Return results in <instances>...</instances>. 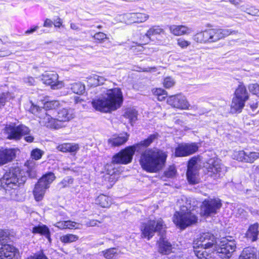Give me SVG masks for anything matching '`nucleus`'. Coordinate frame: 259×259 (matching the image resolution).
<instances>
[{"label": "nucleus", "mask_w": 259, "mask_h": 259, "mask_svg": "<svg viewBox=\"0 0 259 259\" xmlns=\"http://www.w3.org/2000/svg\"><path fill=\"white\" fill-rule=\"evenodd\" d=\"M217 243L213 235L209 233H203L194 241V253L198 258L207 259L217 248Z\"/></svg>", "instance_id": "obj_4"}, {"label": "nucleus", "mask_w": 259, "mask_h": 259, "mask_svg": "<svg viewBox=\"0 0 259 259\" xmlns=\"http://www.w3.org/2000/svg\"><path fill=\"white\" fill-rule=\"evenodd\" d=\"M164 33V30L161 28L159 26H154L148 29L145 35L143 36V37L146 36L148 40L145 42L141 41L138 45H145L149 41L150 37L152 35L157 34H163Z\"/></svg>", "instance_id": "obj_24"}, {"label": "nucleus", "mask_w": 259, "mask_h": 259, "mask_svg": "<svg viewBox=\"0 0 259 259\" xmlns=\"http://www.w3.org/2000/svg\"><path fill=\"white\" fill-rule=\"evenodd\" d=\"M93 38L98 42L100 43L107 39V35L102 32H99L95 33L93 36Z\"/></svg>", "instance_id": "obj_48"}, {"label": "nucleus", "mask_w": 259, "mask_h": 259, "mask_svg": "<svg viewBox=\"0 0 259 259\" xmlns=\"http://www.w3.org/2000/svg\"><path fill=\"white\" fill-rule=\"evenodd\" d=\"M123 97L120 88L108 90L106 93L93 100L92 104L96 110L110 113L119 108L122 105Z\"/></svg>", "instance_id": "obj_1"}, {"label": "nucleus", "mask_w": 259, "mask_h": 259, "mask_svg": "<svg viewBox=\"0 0 259 259\" xmlns=\"http://www.w3.org/2000/svg\"><path fill=\"white\" fill-rule=\"evenodd\" d=\"M259 158V153L255 152H246V162L252 163Z\"/></svg>", "instance_id": "obj_43"}, {"label": "nucleus", "mask_w": 259, "mask_h": 259, "mask_svg": "<svg viewBox=\"0 0 259 259\" xmlns=\"http://www.w3.org/2000/svg\"><path fill=\"white\" fill-rule=\"evenodd\" d=\"M66 229H80V224L71 221H65Z\"/></svg>", "instance_id": "obj_52"}, {"label": "nucleus", "mask_w": 259, "mask_h": 259, "mask_svg": "<svg viewBox=\"0 0 259 259\" xmlns=\"http://www.w3.org/2000/svg\"><path fill=\"white\" fill-rule=\"evenodd\" d=\"M31 112L39 118L38 122L42 126L54 129H59L62 127L60 123H58L56 118L52 117L42 108L32 104L30 109Z\"/></svg>", "instance_id": "obj_6"}, {"label": "nucleus", "mask_w": 259, "mask_h": 259, "mask_svg": "<svg viewBox=\"0 0 259 259\" xmlns=\"http://www.w3.org/2000/svg\"><path fill=\"white\" fill-rule=\"evenodd\" d=\"M45 152L38 148L33 149L30 153V157L32 159L38 160L44 155Z\"/></svg>", "instance_id": "obj_40"}, {"label": "nucleus", "mask_w": 259, "mask_h": 259, "mask_svg": "<svg viewBox=\"0 0 259 259\" xmlns=\"http://www.w3.org/2000/svg\"><path fill=\"white\" fill-rule=\"evenodd\" d=\"M138 112L134 109H127L124 112V116L129 119L130 122L132 124L137 120Z\"/></svg>", "instance_id": "obj_32"}, {"label": "nucleus", "mask_w": 259, "mask_h": 259, "mask_svg": "<svg viewBox=\"0 0 259 259\" xmlns=\"http://www.w3.org/2000/svg\"><path fill=\"white\" fill-rule=\"evenodd\" d=\"M248 99V94L245 87L240 84L235 92V97L233 98L231 107L233 113L240 112L244 106L246 101Z\"/></svg>", "instance_id": "obj_8"}, {"label": "nucleus", "mask_w": 259, "mask_h": 259, "mask_svg": "<svg viewBox=\"0 0 259 259\" xmlns=\"http://www.w3.org/2000/svg\"><path fill=\"white\" fill-rule=\"evenodd\" d=\"M222 206L221 200L219 198H209L205 199L201 206V214L206 217L216 214Z\"/></svg>", "instance_id": "obj_11"}, {"label": "nucleus", "mask_w": 259, "mask_h": 259, "mask_svg": "<svg viewBox=\"0 0 259 259\" xmlns=\"http://www.w3.org/2000/svg\"><path fill=\"white\" fill-rule=\"evenodd\" d=\"M118 178V174L113 171L112 174L108 173L105 175V179H107L110 185H113Z\"/></svg>", "instance_id": "obj_45"}, {"label": "nucleus", "mask_w": 259, "mask_h": 259, "mask_svg": "<svg viewBox=\"0 0 259 259\" xmlns=\"http://www.w3.org/2000/svg\"><path fill=\"white\" fill-rule=\"evenodd\" d=\"M79 237L78 236L72 234H68L62 236L60 240L64 243H70L77 241Z\"/></svg>", "instance_id": "obj_36"}, {"label": "nucleus", "mask_w": 259, "mask_h": 259, "mask_svg": "<svg viewBox=\"0 0 259 259\" xmlns=\"http://www.w3.org/2000/svg\"><path fill=\"white\" fill-rule=\"evenodd\" d=\"M258 224L255 223L249 227L246 233V237L251 241H254L257 239L258 234Z\"/></svg>", "instance_id": "obj_27"}, {"label": "nucleus", "mask_w": 259, "mask_h": 259, "mask_svg": "<svg viewBox=\"0 0 259 259\" xmlns=\"http://www.w3.org/2000/svg\"><path fill=\"white\" fill-rule=\"evenodd\" d=\"M191 42L190 41L185 40L184 39H179V46L182 48H186L188 46H190Z\"/></svg>", "instance_id": "obj_58"}, {"label": "nucleus", "mask_w": 259, "mask_h": 259, "mask_svg": "<svg viewBox=\"0 0 259 259\" xmlns=\"http://www.w3.org/2000/svg\"><path fill=\"white\" fill-rule=\"evenodd\" d=\"M5 132L8 135V139L18 140L21 136L28 134L30 130L25 125H20L16 126L14 124L12 123L6 125Z\"/></svg>", "instance_id": "obj_13"}, {"label": "nucleus", "mask_w": 259, "mask_h": 259, "mask_svg": "<svg viewBox=\"0 0 259 259\" xmlns=\"http://www.w3.org/2000/svg\"><path fill=\"white\" fill-rule=\"evenodd\" d=\"M156 138V135L155 134H152L150 135L146 139H145L133 146H135L136 150L137 151H139L142 147L146 148L149 146Z\"/></svg>", "instance_id": "obj_28"}, {"label": "nucleus", "mask_w": 259, "mask_h": 259, "mask_svg": "<svg viewBox=\"0 0 259 259\" xmlns=\"http://www.w3.org/2000/svg\"><path fill=\"white\" fill-rule=\"evenodd\" d=\"M236 244L232 237L224 238L217 243V248L214 251H217L219 256L223 259L230 258L232 253L235 250Z\"/></svg>", "instance_id": "obj_9"}, {"label": "nucleus", "mask_w": 259, "mask_h": 259, "mask_svg": "<svg viewBox=\"0 0 259 259\" xmlns=\"http://www.w3.org/2000/svg\"><path fill=\"white\" fill-rule=\"evenodd\" d=\"M199 146L196 143L179 144V157L188 156L196 152Z\"/></svg>", "instance_id": "obj_19"}, {"label": "nucleus", "mask_w": 259, "mask_h": 259, "mask_svg": "<svg viewBox=\"0 0 259 259\" xmlns=\"http://www.w3.org/2000/svg\"><path fill=\"white\" fill-rule=\"evenodd\" d=\"M136 151L137 150L133 145L127 147L113 157L112 162L117 164H128L131 162Z\"/></svg>", "instance_id": "obj_12"}, {"label": "nucleus", "mask_w": 259, "mask_h": 259, "mask_svg": "<svg viewBox=\"0 0 259 259\" xmlns=\"http://www.w3.org/2000/svg\"><path fill=\"white\" fill-rule=\"evenodd\" d=\"M190 106L186 97L179 94V109H188Z\"/></svg>", "instance_id": "obj_42"}, {"label": "nucleus", "mask_w": 259, "mask_h": 259, "mask_svg": "<svg viewBox=\"0 0 259 259\" xmlns=\"http://www.w3.org/2000/svg\"><path fill=\"white\" fill-rule=\"evenodd\" d=\"M250 92L254 95L259 96V85L257 83L250 84L248 86Z\"/></svg>", "instance_id": "obj_53"}, {"label": "nucleus", "mask_w": 259, "mask_h": 259, "mask_svg": "<svg viewBox=\"0 0 259 259\" xmlns=\"http://www.w3.org/2000/svg\"><path fill=\"white\" fill-rule=\"evenodd\" d=\"M175 82L170 77H166L163 81V84L165 88H169L174 85Z\"/></svg>", "instance_id": "obj_55"}, {"label": "nucleus", "mask_w": 259, "mask_h": 259, "mask_svg": "<svg viewBox=\"0 0 259 259\" xmlns=\"http://www.w3.org/2000/svg\"><path fill=\"white\" fill-rule=\"evenodd\" d=\"M123 21L127 24L135 23H140L146 21L149 18L148 14L141 13L124 14L119 16Z\"/></svg>", "instance_id": "obj_16"}, {"label": "nucleus", "mask_w": 259, "mask_h": 259, "mask_svg": "<svg viewBox=\"0 0 259 259\" xmlns=\"http://www.w3.org/2000/svg\"><path fill=\"white\" fill-rule=\"evenodd\" d=\"M62 20L60 18H58L54 21V25L55 27H60L62 25Z\"/></svg>", "instance_id": "obj_64"}, {"label": "nucleus", "mask_w": 259, "mask_h": 259, "mask_svg": "<svg viewBox=\"0 0 259 259\" xmlns=\"http://www.w3.org/2000/svg\"><path fill=\"white\" fill-rule=\"evenodd\" d=\"M44 84L50 85L53 89H59L63 87L62 81L58 80V75L54 71H48L45 72L41 78Z\"/></svg>", "instance_id": "obj_14"}, {"label": "nucleus", "mask_w": 259, "mask_h": 259, "mask_svg": "<svg viewBox=\"0 0 259 259\" xmlns=\"http://www.w3.org/2000/svg\"><path fill=\"white\" fill-rule=\"evenodd\" d=\"M207 175L213 180L222 178L227 171L226 167L221 163L219 159H210L206 166Z\"/></svg>", "instance_id": "obj_10"}, {"label": "nucleus", "mask_w": 259, "mask_h": 259, "mask_svg": "<svg viewBox=\"0 0 259 259\" xmlns=\"http://www.w3.org/2000/svg\"><path fill=\"white\" fill-rule=\"evenodd\" d=\"M170 30L175 35H178V28L176 25H173L170 27Z\"/></svg>", "instance_id": "obj_63"}, {"label": "nucleus", "mask_w": 259, "mask_h": 259, "mask_svg": "<svg viewBox=\"0 0 259 259\" xmlns=\"http://www.w3.org/2000/svg\"><path fill=\"white\" fill-rule=\"evenodd\" d=\"M15 149H5L0 150V165L11 161L16 156Z\"/></svg>", "instance_id": "obj_22"}, {"label": "nucleus", "mask_w": 259, "mask_h": 259, "mask_svg": "<svg viewBox=\"0 0 259 259\" xmlns=\"http://www.w3.org/2000/svg\"><path fill=\"white\" fill-rule=\"evenodd\" d=\"M26 259H48L42 251H40L30 256Z\"/></svg>", "instance_id": "obj_54"}, {"label": "nucleus", "mask_w": 259, "mask_h": 259, "mask_svg": "<svg viewBox=\"0 0 259 259\" xmlns=\"http://www.w3.org/2000/svg\"><path fill=\"white\" fill-rule=\"evenodd\" d=\"M95 201L96 204L104 208L109 207L112 203L111 198L104 194L100 195Z\"/></svg>", "instance_id": "obj_29"}, {"label": "nucleus", "mask_w": 259, "mask_h": 259, "mask_svg": "<svg viewBox=\"0 0 259 259\" xmlns=\"http://www.w3.org/2000/svg\"><path fill=\"white\" fill-rule=\"evenodd\" d=\"M100 222L97 220H90L86 223V225L88 227H93L96 226L98 225V223Z\"/></svg>", "instance_id": "obj_61"}, {"label": "nucleus", "mask_w": 259, "mask_h": 259, "mask_svg": "<svg viewBox=\"0 0 259 259\" xmlns=\"http://www.w3.org/2000/svg\"><path fill=\"white\" fill-rule=\"evenodd\" d=\"M24 171L19 167H15L7 172L1 181V184L4 187L19 186L23 184L26 180Z\"/></svg>", "instance_id": "obj_5"}, {"label": "nucleus", "mask_w": 259, "mask_h": 259, "mask_svg": "<svg viewBox=\"0 0 259 259\" xmlns=\"http://www.w3.org/2000/svg\"><path fill=\"white\" fill-rule=\"evenodd\" d=\"M18 250L9 244H4L0 248V259H17Z\"/></svg>", "instance_id": "obj_18"}, {"label": "nucleus", "mask_w": 259, "mask_h": 259, "mask_svg": "<svg viewBox=\"0 0 259 259\" xmlns=\"http://www.w3.org/2000/svg\"><path fill=\"white\" fill-rule=\"evenodd\" d=\"M176 169L173 166H170L168 169L165 171V175L166 177L170 178L175 175L176 173Z\"/></svg>", "instance_id": "obj_56"}, {"label": "nucleus", "mask_w": 259, "mask_h": 259, "mask_svg": "<svg viewBox=\"0 0 259 259\" xmlns=\"http://www.w3.org/2000/svg\"><path fill=\"white\" fill-rule=\"evenodd\" d=\"M23 81L27 85H34L36 83L35 79L31 76H27L23 78Z\"/></svg>", "instance_id": "obj_57"}, {"label": "nucleus", "mask_w": 259, "mask_h": 259, "mask_svg": "<svg viewBox=\"0 0 259 259\" xmlns=\"http://www.w3.org/2000/svg\"><path fill=\"white\" fill-rule=\"evenodd\" d=\"M120 252V251L117 248H110L100 252L99 254L106 259H114L119 255Z\"/></svg>", "instance_id": "obj_26"}, {"label": "nucleus", "mask_w": 259, "mask_h": 259, "mask_svg": "<svg viewBox=\"0 0 259 259\" xmlns=\"http://www.w3.org/2000/svg\"><path fill=\"white\" fill-rule=\"evenodd\" d=\"M11 98L9 93H3L0 94V108L3 107L6 102Z\"/></svg>", "instance_id": "obj_46"}, {"label": "nucleus", "mask_w": 259, "mask_h": 259, "mask_svg": "<svg viewBox=\"0 0 259 259\" xmlns=\"http://www.w3.org/2000/svg\"><path fill=\"white\" fill-rule=\"evenodd\" d=\"M25 166H26L28 168L27 172L29 173V175L30 177L32 178H34L35 177V172L34 170L35 169L36 167V163L34 160V159H31L27 160L25 163Z\"/></svg>", "instance_id": "obj_33"}, {"label": "nucleus", "mask_w": 259, "mask_h": 259, "mask_svg": "<svg viewBox=\"0 0 259 259\" xmlns=\"http://www.w3.org/2000/svg\"><path fill=\"white\" fill-rule=\"evenodd\" d=\"M4 187L6 190V197L7 199L15 201H21L23 199V196L18 187Z\"/></svg>", "instance_id": "obj_21"}, {"label": "nucleus", "mask_w": 259, "mask_h": 259, "mask_svg": "<svg viewBox=\"0 0 259 259\" xmlns=\"http://www.w3.org/2000/svg\"><path fill=\"white\" fill-rule=\"evenodd\" d=\"M97 75H93L87 78V81L89 85L91 87H96L98 85L97 82Z\"/></svg>", "instance_id": "obj_49"}, {"label": "nucleus", "mask_w": 259, "mask_h": 259, "mask_svg": "<svg viewBox=\"0 0 259 259\" xmlns=\"http://www.w3.org/2000/svg\"><path fill=\"white\" fill-rule=\"evenodd\" d=\"M165 225L161 219L157 220H149L146 224H143L141 228L142 235L149 240L156 232H159L161 237L159 240V251L164 254L169 253L172 249L171 245L165 238L163 237Z\"/></svg>", "instance_id": "obj_3"}, {"label": "nucleus", "mask_w": 259, "mask_h": 259, "mask_svg": "<svg viewBox=\"0 0 259 259\" xmlns=\"http://www.w3.org/2000/svg\"><path fill=\"white\" fill-rule=\"evenodd\" d=\"M65 221H60L57 222L54 226L60 229H66Z\"/></svg>", "instance_id": "obj_60"}, {"label": "nucleus", "mask_w": 259, "mask_h": 259, "mask_svg": "<svg viewBox=\"0 0 259 259\" xmlns=\"http://www.w3.org/2000/svg\"><path fill=\"white\" fill-rule=\"evenodd\" d=\"M197 162V158L196 157H192L188 161L187 171L198 170Z\"/></svg>", "instance_id": "obj_44"}, {"label": "nucleus", "mask_w": 259, "mask_h": 259, "mask_svg": "<svg viewBox=\"0 0 259 259\" xmlns=\"http://www.w3.org/2000/svg\"><path fill=\"white\" fill-rule=\"evenodd\" d=\"M80 147L78 144L73 143H65L58 145L56 149L60 152L64 153H70L71 155H75L79 150Z\"/></svg>", "instance_id": "obj_20"}, {"label": "nucleus", "mask_w": 259, "mask_h": 259, "mask_svg": "<svg viewBox=\"0 0 259 259\" xmlns=\"http://www.w3.org/2000/svg\"><path fill=\"white\" fill-rule=\"evenodd\" d=\"M32 232L33 233H38L46 236L50 240V232L49 228L46 225H38L33 227Z\"/></svg>", "instance_id": "obj_31"}, {"label": "nucleus", "mask_w": 259, "mask_h": 259, "mask_svg": "<svg viewBox=\"0 0 259 259\" xmlns=\"http://www.w3.org/2000/svg\"><path fill=\"white\" fill-rule=\"evenodd\" d=\"M209 42H216L231 34L233 31L228 29H210L208 30Z\"/></svg>", "instance_id": "obj_17"}, {"label": "nucleus", "mask_w": 259, "mask_h": 259, "mask_svg": "<svg viewBox=\"0 0 259 259\" xmlns=\"http://www.w3.org/2000/svg\"><path fill=\"white\" fill-rule=\"evenodd\" d=\"M55 179L54 173L51 172L45 174L39 179L33 190V195L36 201L42 200L46 190L50 187V184Z\"/></svg>", "instance_id": "obj_7"}, {"label": "nucleus", "mask_w": 259, "mask_h": 259, "mask_svg": "<svg viewBox=\"0 0 259 259\" xmlns=\"http://www.w3.org/2000/svg\"><path fill=\"white\" fill-rule=\"evenodd\" d=\"M60 106V103L57 100L47 101L44 103V108L46 110L56 109Z\"/></svg>", "instance_id": "obj_39"}, {"label": "nucleus", "mask_w": 259, "mask_h": 259, "mask_svg": "<svg viewBox=\"0 0 259 259\" xmlns=\"http://www.w3.org/2000/svg\"><path fill=\"white\" fill-rule=\"evenodd\" d=\"M198 218L190 209L185 211H179V229L184 230L187 227L195 224Z\"/></svg>", "instance_id": "obj_15"}, {"label": "nucleus", "mask_w": 259, "mask_h": 259, "mask_svg": "<svg viewBox=\"0 0 259 259\" xmlns=\"http://www.w3.org/2000/svg\"><path fill=\"white\" fill-rule=\"evenodd\" d=\"M71 90L76 94H82L85 91V85L81 82H75L71 84Z\"/></svg>", "instance_id": "obj_35"}, {"label": "nucleus", "mask_w": 259, "mask_h": 259, "mask_svg": "<svg viewBox=\"0 0 259 259\" xmlns=\"http://www.w3.org/2000/svg\"><path fill=\"white\" fill-rule=\"evenodd\" d=\"M153 94L156 97L162 94H164L166 91L162 89L157 88L152 90Z\"/></svg>", "instance_id": "obj_59"}, {"label": "nucleus", "mask_w": 259, "mask_h": 259, "mask_svg": "<svg viewBox=\"0 0 259 259\" xmlns=\"http://www.w3.org/2000/svg\"><path fill=\"white\" fill-rule=\"evenodd\" d=\"M197 172L198 170H189L187 171V179L190 184H195L198 183Z\"/></svg>", "instance_id": "obj_38"}, {"label": "nucleus", "mask_w": 259, "mask_h": 259, "mask_svg": "<svg viewBox=\"0 0 259 259\" xmlns=\"http://www.w3.org/2000/svg\"><path fill=\"white\" fill-rule=\"evenodd\" d=\"M193 30L191 28H189L185 25H179V35H188Z\"/></svg>", "instance_id": "obj_51"}, {"label": "nucleus", "mask_w": 259, "mask_h": 259, "mask_svg": "<svg viewBox=\"0 0 259 259\" xmlns=\"http://www.w3.org/2000/svg\"><path fill=\"white\" fill-rule=\"evenodd\" d=\"M73 179L70 177L65 178L59 184V186L60 188H63L69 186L73 183Z\"/></svg>", "instance_id": "obj_50"}, {"label": "nucleus", "mask_w": 259, "mask_h": 259, "mask_svg": "<svg viewBox=\"0 0 259 259\" xmlns=\"http://www.w3.org/2000/svg\"><path fill=\"white\" fill-rule=\"evenodd\" d=\"M129 135L127 133L115 138L109 139L108 144L112 147L119 146L125 143L128 139Z\"/></svg>", "instance_id": "obj_25"}, {"label": "nucleus", "mask_w": 259, "mask_h": 259, "mask_svg": "<svg viewBox=\"0 0 259 259\" xmlns=\"http://www.w3.org/2000/svg\"><path fill=\"white\" fill-rule=\"evenodd\" d=\"M241 9L242 11H244L249 15L252 16L258 15L259 11L253 7L247 8L244 6H242L241 7Z\"/></svg>", "instance_id": "obj_47"}, {"label": "nucleus", "mask_w": 259, "mask_h": 259, "mask_svg": "<svg viewBox=\"0 0 259 259\" xmlns=\"http://www.w3.org/2000/svg\"><path fill=\"white\" fill-rule=\"evenodd\" d=\"M239 259H256V255L252 250L245 248L242 251Z\"/></svg>", "instance_id": "obj_37"}, {"label": "nucleus", "mask_w": 259, "mask_h": 259, "mask_svg": "<svg viewBox=\"0 0 259 259\" xmlns=\"http://www.w3.org/2000/svg\"><path fill=\"white\" fill-rule=\"evenodd\" d=\"M74 117L73 110L71 108H62L58 112L57 121L59 122L69 121Z\"/></svg>", "instance_id": "obj_23"}, {"label": "nucleus", "mask_w": 259, "mask_h": 259, "mask_svg": "<svg viewBox=\"0 0 259 259\" xmlns=\"http://www.w3.org/2000/svg\"><path fill=\"white\" fill-rule=\"evenodd\" d=\"M232 157L237 160L246 162V152L243 150L234 151Z\"/></svg>", "instance_id": "obj_41"}, {"label": "nucleus", "mask_w": 259, "mask_h": 259, "mask_svg": "<svg viewBox=\"0 0 259 259\" xmlns=\"http://www.w3.org/2000/svg\"><path fill=\"white\" fill-rule=\"evenodd\" d=\"M7 238V235L6 234V233L4 231L0 230V243L2 241L6 240Z\"/></svg>", "instance_id": "obj_62"}, {"label": "nucleus", "mask_w": 259, "mask_h": 259, "mask_svg": "<svg viewBox=\"0 0 259 259\" xmlns=\"http://www.w3.org/2000/svg\"><path fill=\"white\" fill-rule=\"evenodd\" d=\"M179 207H180V210L182 211H187L190 209V203L186 196L184 195L181 196V200L179 199Z\"/></svg>", "instance_id": "obj_34"}, {"label": "nucleus", "mask_w": 259, "mask_h": 259, "mask_svg": "<svg viewBox=\"0 0 259 259\" xmlns=\"http://www.w3.org/2000/svg\"><path fill=\"white\" fill-rule=\"evenodd\" d=\"M195 41L199 43L209 42L208 30L197 33L193 36Z\"/></svg>", "instance_id": "obj_30"}, {"label": "nucleus", "mask_w": 259, "mask_h": 259, "mask_svg": "<svg viewBox=\"0 0 259 259\" xmlns=\"http://www.w3.org/2000/svg\"><path fill=\"white\" fill-rule=\"evenodd\" d=\"M167 156L165 152L157 148H148L141 153L139 163L146 171L157 172L165 166Z\"/></svg>", "instance_id": "obj_2"}]
</instances>
